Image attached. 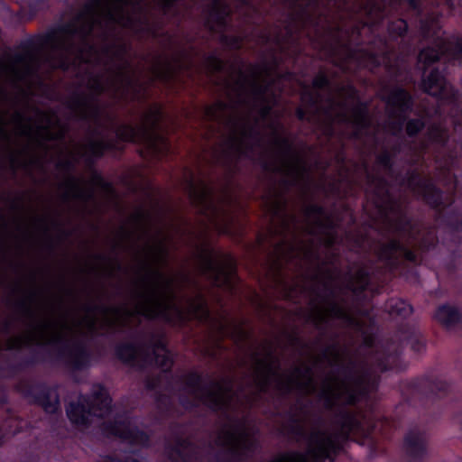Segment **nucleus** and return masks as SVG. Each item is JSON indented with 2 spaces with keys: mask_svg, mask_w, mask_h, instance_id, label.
I'll list each match as a JSON object with an SVG mask.
<instances>
[{
  "mask_svg": "<svg viewBox=\"0 0 462 462\" xmlns=\"http://www.w3.org/2000/svg\"><path fill=\"white\" fill-rule=\"evenodd\" d=\"M254 431L244 411L228 415L226 423L217 437V445L226 448L235 456L242 457L253 451L256 446Z\"/></svg>",
  "mask_w": 462,
  "mask_h": 462,
  "instance_id": "9",
  "label": "nucleus"
},
{
  "mask_svg": "<svg viewBox=\"0 0 462 462\" xmlns=\"http://www.w3.org/2000/svg\"><path fill=\"white\" fill-rule=\"evenodd\" d=\"M185 392L193 398V404L203 403L213 410H236L238 404L254 402V397L247 396L245 392L234 393L233 383L229 379L204 383L196 374L186 377Z\"/></svg>",
  "mask_w": 462,
  "mask_h": 462,
  "instance_id": "6",
  "label": "nucleus"
},
{
  "mask_svg": "<svg viewBox=\"0 0 462 462\" xmlns=\"http://www.w3.org/2000/svg\"><path fill=\"white\" fill-rule=\"evenodd\" d=\"M61 191L64 199H78L88 201L93 198V191L88 185L81 179L68 177L61 184Z\"/></svg>",
  "mask_w": 462,
  "mask_h": 462,
  "instance_id": "21",
  "label": "nucleus"
},
{
  "mask_svg": "<svg viewBox=\"0 0 462 462\" xmlns=\"http://www.w3.org/2000/svg\"><path fill=\"white\" fill-rule=\"evenodd\" d=\"M111 399L99 384L92 388L89 398L81 397L77 403L71 402L67 408L69 420L76 425H87L94 417H104L110 410Z\"/></svg>",
  "mask_w": 462,
  "mask_h": 462,
  "instance_id": "11",
  "label": "nucleus"
},
{
  "mask_svg": "<svg viewBox=\"0 0 462 462\" xmlns=\"http://www.w3.org/2000/svg\"><path fill=\"white\" fill-rule=\"evenodd\" d=\"M0 135L6 138L7 137V134H6V131L4 127V125L0 123Z\"/></svg>",
  "mask_w": 462,
  "mask_h": 462,
  "instance_id": "46",
  "label": "nucleus"
},
{
  "mask_svg": "<svg viewBox=\"0 0 462 462\" xmlns=\"http://www.w3.org/2000/svg\"><path fill=\"white\" fill-rule=\"evenodd\" d=\"M379 256L387 261L390 265L397 264L400 258H405L411 262L415 261V254L400 241L393 240L387 245L382 246Z\"/></svg>",
  "mask_w": 462,
  "mask_h": 462,
  "instance_id": "22",
  "label": "nucleus"
},
{
  "mask_svg": "<svg viewBox=\"0 0 462 462\" xmlns=\"http://www.w3.org/2000/svg\"><path fill=\"white\" fill-rule=\"evenodd\" d=\"M167 39L171 42V36H167Z\"/></svg>",
  "mask_w": 462,
  "mask_h": 462,
  "instance_id": "50",
  "label": "nucleus"
},
{
  "mask_svg": "<svg viewBox=\"0 0 462 462\" xmlns=\"http://www.w3.org/2000/svg\"><path fill=\"white\" fill-rule=\"evenodd\" d=\"M270 41H271L270 36H267V35H263V36H261V42H270Z\"/></svg>",
  "mask_w": 462,
  "mask_h": 462,
  "instance_id": "47",
  "label": "nucleus"
},
{
  "mask_svg": "<svg viewBox=\"0 0 462 462\" xmlns=\"http://www.w3.org/2000/svg\"><path fill=\"white\" fill-rule=\"evenodd\" d=\"M407 186L431 206L437 207L441 201L440 192L427 180L412 174L407 180Z\"/></svg>",
  "mask_w": 462,
  "mask_h": 462,
  "instance_id": "20",
  "label": "nucleus"
},
{
  "mask_svg": "<svg viewBox=\"0 0 462 462\" xmlns=\"http://www.w3.org/2000/svg\"><path fill=\"white\" fill-rule=\"evenodd\" d=\"M352 63H356L360 67L371 68L376 66L378 61L374 54L363 50H357L347 53L346 64L342 65L343 69H351L350 65Z\"/></svg>",
  "mask_w": 462,
  "mask_h": 462,
  "instance_id": "25",
  "label": "nucleus"
},
{
  "mask_svg": "<svg viewBox=\"0 0 462 462\" xmlns=\"http://www.w3.org/2000/svg\"><path fill=\"white\" fill-rule=\"evenodd\" d=\"M388 31L392 36H402L407 31V23L404 20L398 19L389 25Z\"/></svg>",
  "mask_w": 462,
  "mask_h": 462,
  "instance_id": "36",
  "label": "nucleus"
},
{
  "mask_svg": "<svg viewBox=\"0 0 462 462\" xmlns=\"http://www.w3.org/2000/svg\"><path fill=\"white\" fill-rule=\"evenodd\" d=\"M386 308L390 314L402 317H407L412 312L411 306L400 299L391 300Z\"/></svg>",
  "mask_w": 462,
  "mask_h": 462,
  "instance_id": "31",
  "label": "nucleus"
},
{
  "mask_svg": "<svg viewBox=\"0 0 462 462\" xmlns=\"http://www.w3.org/2000/svg\"><path fill=\"white\" fill-rule=\"evenodd\" d=\"M265 207L273 232L282 237V244L275 248L280 259L300 257L312 261L319 258L318 245L328 247L337 242L333 219L316 205L306 207L302 222L287 208L286 199L282 195H271L266 199Z\"/></svg>",
  "mask_w": 462,
  "mask_h": 462,
  "instance_id": "3",
  "label": "nucleus"
},
{
  "mask_svg": "<svg viewBox=\"0 0 462 462\" xmlns=\"http://www.w3.org/2000/svg\"><path fill=\"white\" fill-rule=\"evenodd\" d=\"M42 406L46 412L54 413L60 406L59 398L54 391L49 392L47 396L42 400Z\"/></svg>",
  "mask_w": 462,
  "mask_h": 462,
  "instance_id": "33",
  "label": "nucleus"
},
{
  "mask_svg": "<svg viewBox=\"0 0 462 462\" xmlns=\"http://www.w3.org/2000/svg\"><path fill=\"white\" fill-rule=\"evenodd\" d=\"M387 109L390 117L389 129L393 134H397L402 128L405 113L411 107V97L402 88H393L385 96Z\"/></svg>",
  "mask_w": 462,
  "mask_h": 462,
  "instance_id": "14",
  "label": "nucleus"
},
{
  "mask_svg": "<svg viewBox=\"0 0 462 462\" xmlns=\"http://www.w3.org/2000/svg\"><path fill=\"white\" fill-rule=\"evenodd\" d=\"M88 356L85 349L77 347L70 355V363L75 368H81L87 365Z\"/></svg>",
  "mask_w": 462,
  "mask_h": 462,
  "instance_id": "32",
  "label": "nucleus"
},
{
  "mask_svg": "<svg viewBox=\"0 0 462 462\" xmlns=\"http://www.w3.org/2000/svg\"><path fill=\"white\" fill-rule=\"evenodd\" d=\"M422 87L425 92L441 99H451L455 102L459 99L458 93L446 83L444 77L436 69L424 77Z\"/></svg>",
  "mask_w": 462,
  "mask_h": 462,
  "instance_id": "18",
  "label": "nucleus"
},
{
  "mask_svg": "<svg viewBox=\"0 0 462 462\" xmlns=\"http://www.w3.org/2000/svg\"><path fill=\"white\" fill-rule=\"evenodd\" d=\"M312 88H302L301 99L308 106L307 115L302 108L297 111L300 119L315 121L319 110L324 111L328 121H338L351 124L355 134L361 135L370 124L366 108L356 104L355 89L350 86L337 88L336 93L330 94L328 80L323 74L318 75L312 82Z\"/></svg>",
  "mask_w": 462,
  "mask_h": 462,
  "instance_id": "4",
  "label": "nucleus"
},
{
  "mask_svg": "<svg viewBox=\"0 0 462 462\" xmlns=\"http://www.w3.org/2000/svg\"><path fill=\"white\" fill-rule=\"evenodd\" d=\"M390 154L387 152H383L378 157L379 165L382 166L387 171H390Z\"/></svg>",
  "mask_w": 462,
  "mask_h": 462,
  "instance_id": "39",
  "label": "nucleus"
},
{
  "mask_svg": "<svg viewBox=\"0 0 462 462\" xmlns=\"http://www.w3.org/2000/svg\"><path fill=\"white\" fill-rule=\"evenodd\" d=\"M435 48H425L419 54V64L426 69L439 60L440 54L446 53L450 60L462 59V37L444 38L438 35Z\"/></svg>",
  "mask_w": 462,
  "mask_h": 462,
  "instance_id": "13",
  "label": "nucleus"
},
{
  "mask_svg": "<svg viewBox=\"0 0 462 462\" xmlns=\"http://www.w3.org/2000/svg\"><path fill=\"white\" fill-rule=\"evenodd\" d=\"M316 325L328 323L329 319H339L346 325H353V318L346 311L344 308L333 300L315 306L310 316Z\"/></svg>",
  "mask_w": 462,
  "mask_h": 462,
  "instance_id": "16",
  "label": "nucleus"
},
{
  "mask_svg": "<svg viewBox=\"0 0 462 462\" xmlns=\"http://www.w3.org/2000/svg\"><path fill=\"white\" fill-rule=\"evenodd\" d=\"M376 378L371 374L330 375L323 382L319 395L324 404L330 408L337 404L354 403L361 395L375 389Z\"/></svg>",
  "mask_w": 462,
  "mask_h": 462,
  "instance_id": "7",
  "label": "nucleus"
},
{
  "mask_svg": "<svg viewBox=\"0 0 462 462\" xmlns=\"http://www.w3.org/2000/svg\"><path fill=\"white\" fill-rule=\"evenodd\" d=\"M208 66L215 71H220L224 68V63L221 60L217 57H211L208 59Z\"/></svg>",
  "mask_w": 462,
  "mask_h": 462,
  "instance_id": "38",
  "label": "nucleus"
},
{
  "mask_svg": "<svg viewBox=\"0 0 462 462\" xmlns=\"http://www.w3.org/2000/svg\"><path fill=\"white\" fill-rule=\"evenodd\" d=\"M205 272L219 287L232 288L235 282V268L230 259L218 263L211 257L205 261Z\"/></svg>",
  "mask_w": 462,
  "mask_h": 462,
  "instance_id": "17",
  "label": "nucleus"
},
{
  "mask_svg": "<svg viewBox=\"0 0 462 462\" xmlns=\"http://www.w3.org/2000/svg\"><path fill=\"white\" fill-rule=\"evenodd\" d=\"M165 258L166 249L162 244L146 249L134 281V308L129 314L172 320L188 313L200 319H208V310L201 297L185 303L177 300L173 288L174 279L169 272L162 269Z\"/></svg>",
  "mask_w": 462,
  "mask_h": 462,
  "instance_id": "2",
  "label": "nucleus"
},
{
  "mask_svg": "<svg viewBox=\"0 0 462 462\" xmlns=\"http://www.w3.org/2000/svg\"><path fill=\"white\" fill-rule=\"evenodd\" d=\"M368 284L367 273L364 268L357 267L351 271L346 282V287L354 292H359Z\"/></svg>",
  "mask_w": 462,
  "mask_h": 462,
  "instance_id": "30",
  "label": "nucleus"
},
{
  "mask_svg": "<svg viewBox=\"0 0 462 462\" xmlns=\"http://www.w3.org/2000/svg\"><path fill=\"white\" fill-rule=\"evenodd\" d=\"M229 12V7L223 0H214L208 9L207 26L212 31L220 32L226 26Z\"/></svg>",
  "mask_w": 462,
  "mask_h": 462,
  "instance_id": "23",
  "label": "nucleus"
},
{
  "mask_svg": "<svg viewBox=\"0 0 462 462\" xmlns=\"http://www.w3.org/2000/svg\"><path fill=\"white\" fill-rule=\"evenodd\" d=\"M226 43L232 48H239L240 47L239 41L236 38L232 39L230 42H227V40H226Z\"/></svg>",
  "mask_w": 462,
  "mask_h": 462,
  "instance_id": "42",
  "label": "nucleus"
},
{
  "mask_svg": "<svg viewBox=\"0 0 462 462\" xmlns=\"http://www.w3.org/2000/svg\"><path fill=\"white\" fill-rule=\"evenodd\" d=\"M251 373L254 391L265 392L274 387L282 392L299 390L305 393L316 391L312 368L306 364L297 365L291 371L282 373L280 364L270 347L256 353L252 358Z\"/></svg>",
  "mask_w": 462,
  "mask_h": 462,
  "instance_id": "5",
  "label": "nucleus"
},
{
  "mask_svg": "<svg viewBox=\"0 0 462 462\" xmlns=\"http://www.w3.org/2000/svg\"><path fill=\"white\" fill-rule=\"evenodd\" d=\"M410 4L411 5H412L413 7H415V0H410Z\"/></svg>",
  "mask_w": 462,
  "mask_h": 462,
  "instance_id": "48",
  "label": "nucleus"
},
{
  "mask_svg": "<svg viewBox=\"0 0 462 462\" xmlns=\"http://www.w3.org/2000/svg\"><path fill=\"white\" fill-rule=\"evenodd\" d=\"M51 125V122L50 121H47V122H41L39 124V125H37V127L41 130H46L47 128H49Z\"/></svg>",
  "mask_w": 462,
  "mask_h": 462,
  "instance_id": "43",
  "label": "nucleus"
},
{
  "mask_svg": "<svg viewBox=\"0 0 462 462\" xmlns=\"http://www.w3.org/2000/svg\"><path fill=\"white\" fill-rule=\"evenodd\" d=\"M161 117V108L156 105L152 106L143 115L138 128L121 125L116 129V136L123 141L143 143L149 152L155 155L162 154L167 151L168 144L156 131V125Z\"/></svg>",
  "mask_w": 462,
  "mask_h": 462,
  "instance_id": "8",
  "label": "nucleus"
},
{
  "mask_svg": "<svg viewBox=\"0 0 462 462\" xmlns=\"http://www.w3.org/2000/svg\"><path fill=\"white\" fill-rule=\"evenodd\" d=\"M424 124L420 119L411 120L407 123V134L409 135H413L417 134L422 127Z\"/></svg>",
  "mask_w": 462,
  "mask_h": 462,
  "instance_id": "37",
  "label": "nucleus"
},
{
  "mask_svg": "<svg viewBox=\"0 0 462 462\" xmlns=\"http://www.w3.org/2000/svg\"><path fill=\"white\" fill-rule=\"evenodd\" d=\"M424 343L420 340H415L412 342V349L416 352H421L424 349Z\"/></svg>",
  "mask_w": 462,
  "mask_h": 462,
  "instance_id": "40",
  "label": "nucleus"
},
{
  "mask_svg": "<svg viewBox=\"0 0 462 462\" xmlns=\"http://www.w3.org/2000/svg\"><path fill=\"white\" fill-rule=\"evenodd\" d=\"M185 189L192 202L200 206V209L212 218L217 209L213 205L209 188L203 181H198L193 174L189 172L185 179Z\"/></svg>",
  "mask_w": 462,
  "mask_h": 462,
  "instance_id": "15",
  "label": "nucleus"
},
{
  "mask_svg": "<svg viewBox=\"0 0 462 462\" xmlns=\"http://www.w3.org/2000/svg\"><path fill=\"white\" fill-rule=\"evenodd\" d=\"M68 324L63 319H57L53 315L33 318L28 333L15 339L10 346H21L23 344H51L62 339Z\"/></svg>",
  "mask_w": 462,
  "mask_h": 462,
  "instance_id": "12",
  "label": "nucleus"
},
{
  "mask_svg": "<svg viewBox=\"0 0 462 462\" xmlns=\"http://www.w3.org/2000/svg\"><path fill=\"white\" fill-rule=\"evenodd\" d=\"M87 323H88V324H87L88 328L90 331H92V330H94V329H95L96 322H95V320H94V319H91L88 320V321H87Z\"/></svg>",
  "mask_w": 462,
  "mask_h": 462,
  "instance_id": "45",
  "label": "nucleus"
},
{
  "mask_svg": "<svg viewBox=\"0 0 462 462\" xmlns=\"http://www.w3.org/2000/svg\"><path fill=\"white\" fill-rule=\"evenodd\" d=\"M380 10L379 6H375L374 5H371V6L368 7V14L372 15L374 13Z\"/></svg>",
  "mask_w": 462,
  "mask_h": 462,
  "instance_id": "44",
  "label": "nucleus"
},
{
  "mask_svg": "<svg viewBox=\"0 0 462 462\" xmlns=\"http://www.w3.org/2000/svg\"><path fill=\"white\" fill-rule=\"evenodd\" d=\"M366 192L372 196L373 202L383 216L390 228L404 236L411 233V226L402 215L399 204L390 195L389 187L385 180L379 177H369Z\"/></svg>",
  "mask_w": 462,
  "mask_h": 462,
  "instance_id": "10",
  "label": "nucleus"
},
{
  "mask_svg": "<svg viewBox=\"0 0 462 462\" xmlns=\"http://www.w3.org/2000/svg\"><path fill=\"white\" fill-rule=\"evenodd\" d=\"M147 362L146 364H154L163 370H167L172 364V358L170 352L165 348L162 343H158L152 348V353L146 354Z\"/></svg>",
  "mask_w": 462,
  "mask_h": 462,
  "instance_id": "26",
  "label": "nucleus"
},
{
  "mask_svg": "<svg viewBox=\"0 0 462 462\" xmlns=\"http://www.w3.org/2000/svg\"><path fill=\"white\" fill-rule=\"evenodd\" d=\"M116 353L121 360L132 365L143 366L146 365L147 349L143 347L137 348L131 344H123L117 347Z\"/></svg>",
  "mask_w": 462,
  "mask_h": 462,
  "instance_id": "24",
  "label": "nucleus"
},
{
  "mask_svg": "<svg viewBox=\"0 0 462 462\" xmlns=\"http://www.w3.org/2000/svg\"><path fill=\"white\" fill-rule=\"evenodd\" d=\"M110 144L105 141H88L85 145L77 148L75 153L72 155V160L76 161L80 157H97L103 152L109 148Z\"/></svg>",
  "mask_w": 462,
  "mask_h": 462,
  "instance_id": "27",
  "label": "nucleus"
},
{
  "mask_svg": "<svg viewBox=\"0 0 462 462\" xmlns=\"http://www.w3.org/2000/svg\"><path fill=\"white\" fill-rule=\"evenodd\" d=\"M108 432L133 444L145 445L148 442V436L127 419L116 421L108 429Z\"/></svg>",
  "mask_w": 462,
  "mask_h": 462,
  "instance_id": "19",
  "label": "nucleus"
},
{
  "mask_svg": "<svg viewBox=\"0 0 462 462\" xmlns=\"http://www.w3.org/2000/svg\"><path fill=\"white\" fill-rule=\"evenodd\" d=\"M405 448L407 453L416 458L421 457L426 450L425 438L420 432H411L405 439Z\"/></svg>",
  "mask_w": 462,
  "mask_h": 462,
  "instance_id": "28",
  "label": "nucleus"
},
{
  "mask_svg": "<svg viewBox=\"0 0 462 462\" xmlns=\"http://www.w3.org/2000/svg\"><path fill=\"white\" fill-rule=\"evenodd\" d=\"M435 319L440 324L449 328L460 320V314L454 306L443 305L437 310Z\"/></svg>",
  "mask_w": 462,
  "mask_h": 462,
  "instance_id": "29",
  "label": "nucleus"
},
{
  "mask_svg": "<svg viewBox=\"0 0 462 462\" xmlns=\"http://www.w3.org/2000/svg\"><path fill=\"white\" fill-rule=\"evenodd\" d=\"M189 450V446L186 444H180L174 449L171 450L169 457L172 462H179V458L183 462H187L186 455Z\"/></svg>",
  "mask_w": 462,
  "mask_h": 462,
  "instance_id": "35",
  "label": "nucleus"
},
{
  "mask_svg": "<svg viewBox=\"0 0 462 462\" xmlns=\"http://www.w3.org/2000/svg\"><path fill=\"white\" fill-rule=\"evenodd\" d=\"M226 102L219 101L205 109L204 120L214 124L210 131L223 128L219 161L227 164L236 158L248 157L266 170L282 175L287 187L303 191L317 189L335 192L337 185L322 175L316 180L306 159L298 150L271 109L277 95L273 75L266 65L234 69L224 81Z\"/></svg>",
  "mask_w": 462,
  "mask_h": 462,
  "instance_id": "1",
  "label": "nucleus"
},
{
  "mask_svg": "<svg viewBox=\"0 0 462 462\" xmlns=\"http://www.w3.org/2000/svg\"><path fill=\"white\" fill-rule=\"evenodd\" d=\"M430 141L437 143H443L447 138L446 130L439 125H433L428 131Z\"/></svg>",
  "mask_w": 462,
  "mask_h": 462,
  "instance_id": "34",
  "label": "nucleus"
},
{
  "mask_svg": "<svg viewBox=\"0 0 462 462\" xmlns=\"http://www.w3.org/2000/svg\"><path fill=\"white\" fill-rule=\"evenodd\" d=\"M21 134L27 136L28 138L33 137V131L31 126H26L21 130Z\"/></svg>",
  "mask_w": 462,
  "mask_h": 462,
  "instance_id": "41",
  "label": "nucleus"
},
{
  "mask_svg": "<svg viewBox=\"0 0 462 462\" xmlns=\"http://www.w3.org/2000/svg\"><path fill=\"white\" fill-rule=\"evenodd\" d=\"M181 402L183 403V405H188V403L184 400H181Z\"/></svg>",
  "mask_w": 462,
  "mask_h": 462,
  "instance_id": "49",
  "label": "nucleus"
}]
</instances>
